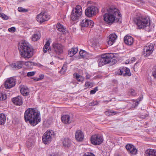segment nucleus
<instances>
[{
    "label": "nucleus",
    "instance_id": "f257e3e1",
    "mask_svg": "<svg viewBox=\"0 0 156 156\" xmlns=\"http://www.w3.org/2000/svg\"><path fill=\"white\" fill-rule=\"evenodd\" d=\"M104 15V21L108 23H112L116 19H120L121 14L119 10L114 6L104 7L101 10Z\"/></svg>",
    "mask_w": 156,
    "mask_h": 156
},
{
    "label": "nucleus",
    "instance_id": "f03ea898",
    "mask_svg": "<svg viewBox=\"0 0 156 156\" xmlns=\"http://www.w3.org/2000/svg\"><path fill=\"white\" fill-rule=\"evenodd\" d=\"M24 119L26 122H29L31 126H35L41 121L40 112L36 108H28L24 113Z\"/></svg>",
    "mask_w": 156,
    "mask_h": 156
},
{
    "label": "nucleus",
    "instance_id": "7ed1b4c3",
    "mask_svg": "<svg viewBox=\"0 0 156 156\" xmlns=\"http://www.w3.org/2000/svg\"><path fill=\"white\" fill-rule=\"evenodd\" d=\"M19 50L21 56L29 58L33 55L34 50L31 45L25 41H23L19 45Z\"/></svg>",
    "mask_w": 156,
    "mask_h": 156
},
{
    "label": "nucleus",
    "instance_id": "20e7f679",
    "mask_svg": "<svg viewBox=\"0 0 156 156\" xmlns=\"http://www.w3.org/2000/svg\"><path fill=\"white\" fill-rule=\"evenodd\" d=\"M134 23L139 29H144L149 26L150 24L149 17L137 14L133 19Z\"/></svg>",
    "mask_w": 156,
    "mask_h": 156
},
{
    "label": "nucleus",
    "instance_id": "39448f33",
    "mask_svg": "<svg viewBox=\"0 0 156 156\" xmlns=\"http://www.w3.org/2000/svg\"><path fill=\"white\" fill-rule=\"evenodd\" d=\"M112 53H105L101 55V58L98 60V66L101 67L109 63L113 60Z\"/></svg>",
    "mask_w": 156,
    "mask_h": 156
},
{
    "label": "nucleus",
    "instance_id": "423d86ee",
    "mask_svg": "<svg viewBox=\"0 0 156 156\" xmlns=\"http://www.w3.org/2000/svg\"><path fill=\"white\" fill-rule=\"evenodd\" d=\"M55 133L54 132L50 130L45 132L42 136V141L45 144H48L51 141L54 137Z\"/></svg>",
    "mask_w": 156,
    "mask_h": 156
},
{
    "label": "nucleus",
    "instance_id": "0eeeda50",
    "mask_svg": "<svg viewBox=\"0 0 156 156\" xmlns=\"http://www.w3.org/2000/svg\"><path fill=\"white\" fill-rule=\"evenodd\" d=\"M82 9L80 5H77L73 9L71 15V18L73 20L78 19L82 13Z\"/></svg>",
    "mask_w": 156,
    "mask_h": 156
},
{
    "label": "nucleus",
    "instance_id": "6e6552de",
    "mask_svg": "<svg viewBox=\"0 0 156 156\" xmlns=\"http://www.w3.org/2000/svg\"><path fill=\"white\" fill-rule=\"evenodd\" d=\"M154 50V45L151 43H148L144 46L143 51V55L148 57L151 55Z\"/></svg>",
    "mask_w": 156,
    "mask_h": 156
},
{
    "label": "nucleus",
    "instance_id": "1a4fd4ad",
    "mask_svg": "<svg viewBox=\"0 0 156 156\" xmlns=\"http://www.w3.org/2000/svg\"><path fill=\"white\" fill-rule=\"evenodd\" d=\"M98 11L97 7L94 6L88 7L85 10V15L88 17H91L94 16Z\"/></svg>",
    "mask_w": 156,
    "mask_h": 156
},
{
    "label": "nucleus",
    "instance_id": "9d476101",
    "mask_svg": "<svg viewBox=\"0 0 156 156\" xmlns=\"http://www.w3.org/2000/svg\"><path fill=\"white\" fill-rule=\"evenodd\" d=\"M92 144L94 145H100L103 140L102 136L99 134H95L92 136L90 139Z\"/></svg>",
    "mask_w": 156,
    "mask_h": 156
},
{
    "label": "nucleus",
    "instance_id": "9b49d317",
    "mask_svg": "<svg viewBox=\"0 0 156 156\" xmlns=\"http://www.w3.org/2000/svg\"><path fill=\"white\" fill-rule=\"evenodd\" d=\"M50 18L49 16L46 12H42L37 16V20L40 23L47 21Z\"/></svg>",
    "mask_w": 156,
    "mask_h": 156
},
{
    "label": "nucleus",
    "instance_id": "f8f14e48",
    "mask_svg": "<svg viewBox=\"0 0 156 156\" xmlns=\"http://www.w3.org/2000/svg\"><path fill=\"white\" fill-rule=\"evenodd\" d=\"M16 79L14 77L8 78L5 83V87L6 89H10L16 84Z\"/></svg>",
    "mask_w": 156,
    "mask_h": 156
},
{
    "label": "nucleus",
    "instance_id": "ddd939ff",
    "mask_svg": "<svg viewBox=\"0 0 156 156\" xmlns=\"http://www.w3.org/2000/svg\"><path fill=\"white\" fill-rule=\"evenodd\" d=\"M52 50L54 52L59 55L63 52V47L60 44L53 43L52 44Z\"/></svg>",
    "mask_w": 156,
    "mask_h": 156
},
{
    "label": "nucleus",
    "instance_id": "4468645a",
    "mask_svg": "<svg viewBox=\"0 0 156 156\" xmlns=\"http://www.w3.org/2000/svg\"><path fill=\"white\" fill-rule=\"evenodd\" d=\"M116 74L118 75H122L124 76H130L131 75L129 69L125 67L120 68L116 72Z\"/></svg>",
    "mask_w": 156,
    "mask_h": 156
},
{
    "label": "nucleus",
    "instance_id": "2eb2a0df",
    "mask_svg": "<svg viewBox=\"0 0 156 156\" xmlns=\"http://www.w3.org/2000/svg\"><path fill=\"white\" fill-rule=\"evenodd\" d=\"M94 25V22L92 20L85 19L82 20L80 25L82 27H92Z\"/></svg>",
    "mask_w": 156,
    "mask_h": 156
},
{
    "label": "nucleus",
    "instance_id": "dca6fc26",
    "mask_svg": "<svg viewBox=\"0 0 156 156\" xmlns=\"http://www.w3.org/2000/svg\"><path fill=\"white\" fill-rule=\"evenodd\" d=\"M142 98H138L136 99L131 100L129 102V106L130 109H133L139 105L140 101H141Z\"/></svg>",
    "mask_w": 156,
    "mask_h": 156
},
{
    "label": "nucleus",
    "instance_id": "f3484780",
    "mask_svg": "<svg viewBox=\"0 0 156 156\" xmlns=\"http://www.w3.org/2000/svg\"><path fill=\"white\" fill-rule=\"evenodd\" d=\"M126 148L129 152L133 155H135L137 152V150L135 147L132 144H127L126 146Z\"/></svg>",
    "mask_w": 156,
    "mask_h": 156
},
{
    "label": "nucleus",
    "instance_id": "a211bd4d",
    "mask_svg": "<svg viewBox=\"0 0 156 156\" xmlns=\"http://www.w3.org/2000/svg\"><path fill=\"white\" fill-rule=\"evenodd\" d=\"M117 36L115 34H112L109 35L107 43L109 45H112L115 42Z\"/></svg>",
    "mask_w": 156,
    "mask_h": 156
},
{
    "label": "nucleus",
    "instance_id": "6ab92c4d",
    "mask_svg": "<svg viewBox=\"0 0 156 156\" xmlns=\"http://www.w3.org/2000/svg\"><path fill=\"white\" fill-rule=\"evenodd\" d=\"M61 120L64 124H70L72 121V119L69 115H65L62 116Z\"/></svg>",
    "mask_w": 156,
    "mask_h": 156
},
{
    "label": "nucleus",
    "instance_id": "aec40b11",
    "mask_svg": "<svg viewBox=\"0 0 156 156\" xmlns=\"http://www.w3.org/2000/svg\"><path fill=\"white\" fill-rule=\"evenodd\" d=\"M23 61H19L15 63H13L10 65L11 67L14 70L21 68L23 66Z\"/></svg>",
    "mask_w": 156,
    "mask_h": 156
},
{
    "label": "nucleus",
    "instance_id": "412c9836",
    "mask_svg": "<svg viewBox=\"0 0 156 156\" xmlns=\"http://www.w3.org/2000/svg\"><path fill=\"white\" fill-rule=\"evenodd\" d=\"M124 41L126 44L131 45L133 43V39L130 36L126 35L124 38Z\"/></svg>",
    "mask_w": 156,
    "mask_h": 156
},
{
    "label": "nucleus",
    "instance_id": "4be33fe9",
    "mask_svg": "<svg viewBox=\"0 0 156 156\" xmlns=\"http://www.w3.org/2000/svg\"><path fill=\"white\" fill-rule=\"evenodd\" d=\"M83 134L80 130H78L76 132L75 138L78 141H82L83 139Z\"/></svg>",
    "mask_w": 156,
    "mask_h": 156
},
{
    "label": "nucleus",
    "instance_id": "5701e85b",
    "mask_svg": "<svg viewBox=\"0 0 156 156\" xmlns=\"http://www.w3.org/2000/svg\"><path fill=\"white\" fill-rule=\"evenodd\" d=\"M145 153L147 156H156V150L148 149L146 151Z\"/></svg>",
    "mask_w": 156,
    "mask_h": 156
},
{
    "label": "nucleus",
    "instance_id": "b1692460",
    "mask_svg": "<svg viewBox=\"0 0 156 156\" xmlns=\"http://www.w3.org/2000/svg\"><path fill=\"white\" fill-rule=\"evenodd\" d=\"M12 101L15 105L18 106L22 105L23 103L22 98H12Z\"/></svg>",
    "mask_w": 156,
    "mask_h": 156
},
{
    "label": "nucleus",
    "instance_id": "393cba45",
    "mask_svg": "<svg viewBox=\"0 0 156 156\" xmlns=\"http://www.w3.org/2000/svg\"><path fill=\"white\" fill-rule=\"evenodd\" d=\"M79 54L80 56L84 59H88L91 56L90 54L84 50L80 51Z\"/></svg>",
    "mask_w": 156,
    "mask_h": 156
},
{
    "label": "nucleus",
    "instance_id": "a878e982",
    "mask_svg": "<svg viewBox=\"0 0 156 156\" xmlns=\"http://www.w3.org/2000/svg\"><path fill=\"white\" fill-rule=\"evenodd\" d=\"M21 94L24 96H27L29 94V90L27 87H22L20 90Z\"/></svg>",
    "mask_w": 156,
    "mask_h": 156
},
{
    "label": "nucleus",
    "instance_id": "bb28decb",
    "mask_svg": "<svg viewBox=\"0 0 156 156\" xmlns=\"http://www.w3.org/2000/svg\"><path fill=\"white\" fill-rule=\"evenodd\" d=\"M12 93L9 91L0 92V98H8L11 96Z\"/></svg>",
    "mask_w": 156,
    "mask_h": 156
},
{
    "label": "nucleus",
    "instance_id": "cd10ccee",
    "mask_svg": "<svg viewBox=\"0 0 156 156\" xmlns=\"http://www.w3.org/2000/svg\"><path fill=\"white\" fill-rule=\"evenodd\" d=\"M78 51V50L77 47L73 48L69 50L68 54L70 57H72L76 54Z\"/></svg>",
    "mask_w": 156,
    "mask_h": 156
},
{
    "label": "nucleus",
    "instance_id": "c85d7f7f",
    "mask_svg": "<svg viewBox=\"0 0 156 156\" xmlns=\"http://www.w3.org/2000/svg\"><path fill=\"white\" fill-rule=\"evenodd\" d=\"M41 37V34L39 32L35 33L32 36V39L33 41H36Z\"/></svg>",
    "mask_w": 156,
    "mask_h": 156
},
{
    "label": "nucleus",
    "instance_id": "c756f323",
    "mask_svg": "<svg viewBox=\"0 0 156 156\" xmlns=\"http://www.w3.org/2000/svg\"><path fill=\"white\" fill-rule=\"evenodd\" d=\"M71 141L68 138H65L63 141V145L65 147H68L71 145Z\"/></svg>",
    "mask_w": 156,
    "mask_h": 156
},
{
    "label": "nucleus",
    "instance_id": "7c9ffc66",
    "mask_svg": "<svg viewBox=\"0 0 156 156\" xmlns=\"http://www.w3.org/2000/svg\"><path fill=\"white\" fill-rule=\"evenodd\" d=\"M6 121V117L3 113L0 114V125H4Z\"/></svg>",
    "mask_w": 156,
    "mask_h": 156
},
{
    "label": "nucleus",
    "instance_id": "2f4dec72",
    "mask_svg": "<svg viewBox=\"0 0 156 156\" xmlns=\"http://www.w3.org/2000/svg\"><path fill=\"white\" fill-rule=\"evenodd\" d=\"M56 28L57 30L60 32H64L65 31V28L61 24L59 23H57L56 25Z\"/></svg>",
    "mask_w": 156,
    "mask_h": 156
},
{
    "label": "nucleus",
    "instance_id": "473e14b6",
    "mask_svg": "<svg viewBox=\"0 0 156 156\" xmlns=\"http://www.w3.org/2000/svg\"><path fill=\"white\" fill-rule=\"evenodd\" d=\"M50 43L49 41L46 42L45 44L44 45L43 48V51L44 53L46 52L48 50H49L50 48L49 47Z\"/></svg>",
    "mask_w": 156,
    "mask_h": 156
},
{
    "label": "nucleus",
    "instance_id": "72a5a7b5",
    "mask_svg": "<svg viewBox=\"0 0 156 156\" xmlns=\"http://www.w3.org/2000/svg\"><path fill=\"white\" fill-rule=\"evenodd\" d=\"M73 76L76 78L78 81L79 82H82L83 80V78L79 74L76 73L73 74Z\"/></svg>",
    "mask_w": 156,
    "mask_h": 156
},
{
    "label": "nucleus",
    "instance_id": "f704fd0d",
    "mask_svg": "<svg viewBox=\"0 0 156 156\" xmlns=\"http://www.w3.org/2000/svg\"><path fill=\"white\" fill-rule=\"evenodd\" d=\"M67 70V65L66 64H64L62 69H61L60 72L61 74H63L65 72H66Z\"/></svg>",
    "mask_w": 156,
    "mask_h": 156
},
{
    "label": "nucleus",
    "instance_id": "c9c22d12",
    "mask_svg": "<svg viewBox=\"0 0 156 156\" xmlns=\"http://www.w3.org/2000/svg\"><path fill=\"white\" fill-rule=\"evenodd\" d=\"M23 64H24L26 66L28 67H30L32 65H35V63L30 61L24 62L23 63Z\"/></svg>",
    "mask_w": 156,
    "mask_h": 156
},
{
    "label": "nucleus",
    "instance_id": "e433bc0d",
    "mask_svg": "<svg viewBox=\"0 0 156 156\" xmlns=\"http://www.w3.org/2000/svg\"><path fill=\"white\" fill-rule=\"evenodd\" d=\"M117 113L116 112L113 111H108L105 112V114L106 115L108 116L112 115V114H115Z\"/></svg>",
    "mask_w": 156,
    "mask_h": 156
},
{
    "label": "nucleus",
    "instance_id": "4c0bfd02",
    "mask_svg": "<svg viewBox=\"0 0 156 156\" xmlns=\"http://www.w3.org/2000/svg\"><path fill=\"white\" fill-rule=\"evenodd\" d=\"M18 10L19 12H26L28 11L27 9H24L21 7L18 8Z\"/></svg>",
    "mask_w": 156,
    "mask_h": 156
},
{
    "label": "nucleus",
    "instance_id": "58836bf2",
    "mask_svg": "<svg viewBox=\"0 0 156 156\" xmlns=\"http://www.w3.org/2000/svg\"><path fill=\"white\" fill-rule=\"evenodd\" d=\"M0 17L4 20H7L9 19L8 17L3 13H0Z\"/></svg>",
    "mask_w": 156,
    "mask_h": 156
},
{
    "label": "nucleus",
    "instance_id": "ea45409f",
    "mask_svg": "<svg viewBox=\"0 0 156 156\" xmlns=\"http://www.w3.org/2000/svg\"><path fill=\"white\" fill-rule=\"evenodd\" d=\"M85 86L87 87H92L93 86V84L92 82H86L85 84Z\"/></svg>",
    "mask_w": 156,
    "mask_h": 156
},
{
    "label": "nucleus",
    "instance_id": "a19ab883",
    "mask_svg": "<svg viewBox=\"0 0 156 156\" xmlns=\"http://www.w3.org/2000/svg\"><path fill=\"white\" fill-rule=\"evenodd\" d=\"M129 92L130 94L133 97L136 96V94L135 90L133 89H131L129 91Z\"/></svg>",
    "mask_w": 156,
    "mask_h": 156
},
{
    "label": "nucleus",
    "instance_id": "79ce46f5",
    "mask_svg": "<svg viewBox=\"0 0 156 156\" xmlns=\"http://www.w3.org/2000/svg\"><path fill=\"white\" fill-rule=\"evenodd\" d=\"M98 90V87H95L93 90H91L90 91V94H94Z\"/></svg>",
    "mask_w": 156,
    "mask_h": 156
},
{
    "label": "nucleus",
    "instance_id": "37998d69",
    "mask_svg": "<svg viewBox=\"0 0 156 156\" xmlns=\"http://www.w3.org/2000/svg\"><path fill=\"white\" fill-rule=\"evenodd\" d=\"M36 72L34 71H32L29 72L27 73V76H31L34 75Z\"/></svg>",
    "mask_w": 156,
    "mask_h": 156
},
{
    "label": "nucleus",
    "instance_id": "c03bdc74",
    "mask_svg": "<svg viewBox=\"0 0 156 156\" xmlns=\"http://www.w3.org/2000/svg\"><path fill=\"white\" fill-rule=\"evenodd\" d=\"M98 104V102H97V101H94L91 103H90L89 104V105L90 106H93L97 105Z\"/></svg>",
    "mask_w": 156,
    "mask_h": 156
},
{
    "label": "nucleus",
    "instance_id": "a18cd8bd",
    "mask_svg": "<svg viewBox=\"0 0 156 156\" xmlns=\"http://www.w3.org/2000/svg\"><path fill=\"white\" fill-rule=\"evenodd\" d=\"M44 75L43 74H41L39 75V77L37 79L36 81H38L40 80L44 79Z\"/></svg>",
    "mask_w": 156,
    "mask_h": 156
},
{
    "label": "nucleus",
    "instance_id": "49530a36",
    "mask_svg": "<svg viewBox=\"0 0 156 156\" xmlns=\"http://www.w3.org/2000/svg\"><path fill=\"white\" fill-rule=\"evenodd\" d=\"M83 156H95L91 152H87Z\"/></svg>",
    "mask_w": 156,
    "mask_h": 156
},
{
    "label": "nucleus",
    "instance_id": "de8ad7c7",
    "mask_svg": "<svg viewBox=\"0 0 156 156\" xmlns=\"http://www.w3.org/2000/svg\"><path fill=\"white\" fill-rule=\"evenodd\" d=\"M152 75L154 78L156 79V69H153L152 72Z\"/></svg>",
    "mask_w": 156,
    "mask_h": 156
},
{
    "label": "nucleus",
    "instance_id": "09e8293b",
    "mask_svg": "<svg viewBox=\"0 0 156 156\" xmlns=\"http://www.w3.org/2000/svg\"><path fill=\"white\" fill-rule=\"evenodd\" d=\"M9 31L11 32H14L16 31V29L14 27H12L8 29Z\"/></svg>",
    "mask_w": 156,
    "mask_h": 156
},
{
    "label": "nucleus",
    "instance_id": "8fccbe9b",
    "mask_svg": "<svg viewBox=\"0 0 156 156\" xmlns=\"http://www.w3.org/2000/svg\"><path fill=\"white\" fill-rule=\"evenodd\" d=\"M26 145L28 147H29L32 146V144L31 143L29 144L28 142H27L26 143Z\"/></svg>",
    "mask_w": 156,
    "mask_h": 156
},
{
    "label": "nucleus",
    "instance_id": "3c124183",
    "mask_svg": "<svg viewBox=\"0 0 156 156\" xmlns=\"http://www.w3.org/2000/svg\"><path fill=\"white\" fill-rule=\"evenodd\" d=\"M90 77V76L89 74H87L86 75V78L87 79H89Z\"/></svg>",
    "mask_w": 156,
    "mask_h": 156
},
{
    "label": "nucleus",
    "instance_id": "603ef678",
    "mask_svg": "<svg viewBox=\"0 0 156 156\" xmlns=\"http://www.w3.org/2000/svg\"><path fill=\"white\" fill-rule=\"evenodd\" d=\"M49 156H58V155L55 153H53L50 155Z\"/></svg>",
    "mask_w": 156,
    "mask_h": 156
},
{
    "label": "nucleus",
    "instance_id": "864d4df0",
    "mask_svg": "<svg viewBox=\"0 0 156 156\" xmlns=\"http://www.w3.org/2000/svg\"><path fill=\"white\" fill-rule=\"evenodd\" d=\"M136 58L135 57H133L131 59V61L132 62H134L135 61Z\"/></svg>",
    "mask_w": 156,
    "mask_h": 156
},
{
    "label": "nucleus",
    "instance_id": "5fc2aeb1",
    "mask_svg": "<svg viewBox=\"0 0 156 156\" xmlns=\"http://www.w3.org/2000/svg\"><path fill=\"white\" fill-rule=\"evenodd\" d=\"M6 99V98H0V101H1V100H2V101L5 100Z\"/></svg>",
    "mask_w": 156,
    "mask_h": 156
},
{
    "label": "nucleus",
    "instance_id": "6e6d98bb",
    "mask_svg": "<svg viewBox=\"0 0 156 156\" xmlns=\"http://www.w3.org/2000/svg\"><path fill=\"white\" fill-rule=\"evenodd\" d=\"M138 1L139 2L141 3L144 2L142 0H139Z\"/></svg>",
    "mask_w": 156,
    "mask_h": 156
},
{
    "label": "nucleus",
    "instance_id": "4d7b16f0",
    "mask_svg": "<svg viewBox=\"0 0 156 156\" xmlns=\"http://www.w3.org/2000/svg\"><path fill=\"white\" fill-rule=\"evenodd\" d=\"M37 78H36V77H34V78H33L34 80H36H36H37Z\"/></svg>",
    "mask_w": 156,
    "mask_h": 156
},
{
    "label": "nucleus",
    "instance_id": "13d9d810",
    "mask_svg": "<svg viewBox=\"0 0 156 156\" xmlns=\"http://www.w3.org/2000/svg\"><path fill=\"white\" fill-rule=\"evenodd\" d=\"M1 8L0 7V13H1Z\"/></svg>",
    "mask_w": 156,
    "mask_h": 156
},
{
    "label": "nucleus",
    "instance_id": "bf43d9fd",
    "mask_svg": "<svg viewBox=\"0 0 156 156\" xmlns=\"http://www.w3.org/2000/svg\"><path fill=\"white\" fill-rule=\"evenodd\" d=\"M15 98H20V96H17Z\"/></svg>",
    "mask_w": 156,
    "mask_h": 156
},
{
    "label": "nucleus",
    "instance_id": "052dcab7",
    "mask_svg": "<svg viewBox=\"0 0 156 156\" xmlns=\"http://www.w3.org/2000/svg\"><path fill=\"white\" fill-rule=\"evenodd\" d=\"M1 147H0V152H1Z\"/></svg>",
    "mask_w": 156,
    "mask_h": 156
}]
</instances>
